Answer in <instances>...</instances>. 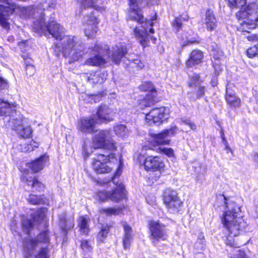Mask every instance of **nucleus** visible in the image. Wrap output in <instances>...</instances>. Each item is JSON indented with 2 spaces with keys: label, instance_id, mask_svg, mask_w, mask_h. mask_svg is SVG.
Segmentation results:
<instances>
[{
  "label": "nucleus",
  "instance_id": "obj_1",
  "mask_svg": "<svg viewBox=\"0 0 258 258\" xmlns=\"http://www.w3.org/2000/svg\"><path fill=\"white\" fill-rule=\"evenodd\" d=\"M54 0H40L37 6H31L23 9V12L33 19V28L36 32L47 36L51 35L56 39L61 38L63 34V28L55 21L50 18L48 23L44 21V10L48 8L54 9Z\"/></svg>",
  "mask_w": 258,
  "mask_h": 258
},
{
  "label": "nucleus",
  "instance_id": "obj_2",
  "mask_svg": "<svg viewBox=\"0 0 258 258\" xmlns=\"http://www.w3.org/2000/svg\"><path fill=\"white\" fill-rule=\"evenodd\" d=\"M227 210L224 212L222 222L228 231L226 240L227 245L231 247H237L233 238L240 235L246 226V222L240 215V208L235 202L225 203Z\"/></svg>",
  "mask_w": 258,
  "mask_h": 258
},
{
  "label": "nucleus",
  "instance_id": "obj_3",
  "mask_svg": "<svg viewBox=\"0 0 258 258\" xmlns=\"http://www.w3.org/2000/svg\"><path fill=\"white\" fill-rule=\"evenodd\" d=\"M0 115L4 116L3 118L5 125L16 131L17 134L24 138L31 137L32 130L30 126H23L25 118L18 111L14 110L13 104L4 101L0 97Z\"/></svg>",
  "mask_w": 258,
  "mask_h": 258
},
{
  "label": "nucleus",
  "instance_id": "obj_4",
  "mask_svg": "<svg viewBox=\"0 0 258 258\" xmlns=\"http://www.w3.org/2000/svg\"><path fill=\"white\" fill-rule=\"evenodd\" d=\"M50 238L48 231H43L36 237L31 238L23 241L25 257L29 258L32 255L35 258H49L48 244Z\"/></svg>",
  "mask_w": 258,
  "mask_h": 258
},
{
  "label": "nucleus",
  "instance_id": "obj_5",
  "mask_svg": "<svg viewBox=\"0 0 258 258\" xmlns=\"http://www.w3.org/2000/svg\"><path fill=\"white\" fill-rule=\"evenodd\" d=\"M236 16L242 31L249 32L258 27V5L255 3L249 4L243 10L237 13Z\"/></svg>",
  "mask_w": 258,
  "mask_h": 258
},
{
  "label": "nucleus",
  "instance_id": "obj_6",
  "mask_svg": "<svg viewBox=\"0 0 258 258\" xmlns=\"http://www.w3.org/2000/svg\"><path fill=\"white\" fill-rule=\"evenodd\" d=\"M117 158L114 156V154L111 153L110 154H99L96 158L94 159L92 163L93 169L99 174H103L109 172L114 167H117V170L119 167L120 173L122 168L123 163L121 160H119V165Z\"/></svg>",
  "mask_w": 258,
  "mask_h": 258
},
{
  "label": "nucleus",
  "instance_id": "obj_7",
  "mask_svg": "<svg viewBox=\"0 0 258 258\" xmlns=\"http://www.w3.org/2000/svg\"><path fill=\"white\" fill-rule=\"evenodd\" d=\"M119 168L120 167H118V170L114 173V176L112 178V181H110L108 182L109 185H110L111 183L115 184V188L109 192L100 191L98 192L97 196L101 201H103L105 200H110L112 201L117 202L124 198L125 196L124 186L122 183H118V181H116L117 177L120 175Z\"/></svg>",
  "mask_w": 258,
  "mask_h": 258
},
{
  "label": "nucleus",
  "instance_id": "obj_8",
  "mask_svg": "<svg viewBox=\"0 0 258 258\" xmlns=\"http://www.w3.org/2000/svg\"><path fill=\"white\" fill-rule=\"evenodd\" d=\"M59 39L61 42L56 43L53 47L54 53L57 57L61 54L63 56L69 55L72 49L82 42L78 37L72 35L63 36Z\"/></svg>",
  "mask_w": 258,
  "mask_h": 258
},
{
  "label": "nucleus",
  "instance_id": "obj_9",
  "mask_svg": "<svg viewBox=\"0 0 258 258\" xmlns=\"http://www.w3.org/2000/svg\"><path fill=\"white\" fill-rule=\"evenodd\" d=\"M93 56L87 58L84 64L89 66L100 67L106 63L105 57H109V47L107 45L96 43L91 48Z\"/></svg>",
  "mask_w": 258,
  "mask_h": 258
},
{
  "label": "nucleus",
  "instance_id": "obj_10",
  "mask_svg": "<svg viewBox=\"0 0 258 258\" xmlns=\"http://www.w3.org/2000/svg\"><path fill=\"white\" fill-rule=\"evenodd\" d=\"M131 11L128 17L132 21H137L139 23L144 22V17L141 13V9L149 6L157 4L159 0H128Z\"/></svg>",
  "mask_w": 258,
  "mask_h": 258
},
{
  "label": "nucleus",
  "instance_id": "obj_11",
  "mask_svg": "<svg viewBox=\"0 0 258 258\" xmlns=\"http://www.w3.org/2000/svg\"><path fill=\"white\" fill-rule=\"evenodd\" d=\"M164 203L171 213H177L181 210L183 202L179 198L176 191L166 189L164 193Z\"/></svg>",
  "mask_w": 258,
  "mask_h": 258
},
{
  "label": "nucleus",
  "instance_id": "obj_12",
  "mask_svg": "<svg viewBox=\"0 0 258 258\" xmlns=\"http://www.w3.org/2000/svg\"><path fill=\"white\" fill-rule=\"evenodd\" d=\"M169 117V110L168 108L162 107L152 109L146 114V121L150 125H159L166 120Z\"/></svg>",
  "mask_w": 258,
  "mask_h": 258
},
{
  "label": "nucleus",
  "instance_id": "obj_13",
  "mask_svg": "<svg viewBox=\"0 0 258 258\" xmlns=\"http://www.w3.org/2000/svg\"><path fill=\"white\" fill-rule=\"evenodd\" d=\"M156 18V15L152 18L151 21H146L145 26H143L141 28L136 27L134 29V35L137 38L139 43L143 47L147 46L149 41L148 31L152 34L154 33V30L152 28L154 25L153 21L155 20Z\"/></svg>",
  "mask_w": 258,
  "mask_h": 258
},
{
  "label": "nucleus",
  "instance_id": "obj_14",
  "mask_svg": "<svg viewBox=\"0 0 258 258\" xmlns=\"http://www.w3.org/2000/svg\"><path fill=\"white\" fill-rule=\"evenodd\" d=\"M93 143L97 148L114 151L116 150L114 143L113 142L110 132L108 130H102L96 134L93 138Z\"/></svg>",
  "mask_w": 258,
  "mask_h": 258
},
{
  "label": "nucleus",
  "instance_id": "obj_15",
  "mask_svg": "<svg viewBox=\"0 0 258 258\" xmlns=\"http://www.w3.org/2000/svg\"><path fill=\"white\" fill-rule=\"evenodd\" d=\"M139 89L142 91L148 92L139 103L140 108L143 109L145 107L153 105L155 102L157 93L153 84L150 82H145L140 86Z\"/></svg>",
  "mask_w": 258,
  "mask_h": 258
},
{
  "label": "nucleus",
  "instance_id": "obj_16",
  "mask_svg": "<svg viewBox=\"0 0 258 258\" xmlns=\"http://www.w3.org/2000/svg\"><path fill=\"white\" fill-rule=\"evenodd\" d=\"M151 237L152 242L156 244L157 241L165 240L167 237V229L164 224L159 221H152L149 223Z\"/></svg>",
  "mask_w": 258,
  "mask_h": 258
},
{
  "label": "nucleus",
  "instance_id": "obj_17",
  "mask_svg": "<svg viewBox=\"0 0 258 258\" xmlns=\"http://www.w3.org/2000/svg\"><path fill=\"white\" fill-rule=\"evenodd\" d=\"M85 23L84 33L88 38H93L97 34L98 28L97 25L99 23V20L97 17L94 15V12L90 15H86L83 20Z\"/></svg>",
  "mask_w": 258,
  "mask_h": 258
},
{
  "label": "nucleus",
  "instance_id": "obj_18",
  "mask_svg": "<svg viewBox=\"0 0 258 258\" xmlns=\"http://www.w3.org/2000/svg\"><path fill=\"white\" fill-rule=\"evenodd\" d=\"M17 6L10 3L0 5V25L6 29H10V23L8 22L10 15L14 13Z\"/></svg>",
  "mask_w": 258,
  "mask_h": 258
},
{
  "label": "nucleus",
  "instance_id": "obj_19",
  "mask_svg": "<svg viewBox=\"0 0 258 258\" xmlns=\"http://www.w3.org/2000/svg\"><path fill=\"white\" fill-rule=\"evenodd\" d=\"M100 124L97 120L95 115L89 117L82 118L79 123L78 129L84 133L93 134L97 131V124Z\"/></svg>",
  "mask_w": 258,
  "mask_h": 258
},
{
  "label": "nucleus",
  "instance_id": "obj_20",
  "mask_svg": "<svg viewBox=\"0 0 258 258\" xmlns=\"http://www.w3.org/2000/svg\"><path fill=\"white\" fill-rule=\"evenodd\" d=\"M178 128L176 126L166 130L159 134H152L153 141L157 145H167L169 143L168 139L170 135H173L177 133Z\"/></svg>",
  "mask_w": 258,
  "mask_h": 258
},
{
  "label": "nucleus",
  "instance_id": "obj_21",
  "mask_svg": "<svg viewBox=\"0 0 258 258\" xmlns=\"http://www.w3.org/2000/svg\"><path fill=\"white\" fill-rule=\"evenodd\" d=\"M164 166L163 162L158 156H149L144 161L145 169L147 171L160 170Z\"/></svg>",
  "mask_w": 258,
  "mask_h": 258
},
{
  "label": "nucleus",
  "instance_id": "obj_22",
  "mask_svg": "<svg viewBox=\"0 0 258 258\" xmlns=\"http://www.w3.org/2000/svg\"><path fill=\"white\" fill-rule=\"evenodd\" d=\"M45 208H41L32 215V220H27L23 222V226L28 230L34 225L42 222L45 217Z\"/></svg>",
  "mask_w": 258,
  "mask_h": 258
},
{
  "label": "nucleus",
  "instance_id": "obj_23",
  "mask_svg": "<svg viewBox=\"0 0 258 258\" xmlns=\"http://www.w3.org/2000/svg\"><path fill=\"white\" fill-rule=\"evenodd\" d=\"M87 51L85 49V45L81 42L76 47L72 49L69 55H66L65 57H69L70 59L69 63H71L76 61H79L82 59Z\"/></svg>",
  "mask_w": 258,
  "mask_h": 258
},
{
  "label": "nucleus",
  "instance_id": "obj_24",
  "mask_svg": "<svg viewBox=\"0 0 258 258\" xmlns=\"http://www.w3.org/2000/svg\"><path fill=\"white\" fill-rule=\"evenodd\" d=\"M21 179L26 182L27 185L31 186V191L33 192L40 191L44 188L43 184L35 177L30 176L28 172H25Z\"/></svg>",
  "mask_w": 258,
  "mask_h": 258
},
{
  "label": "nucleus",
  "instance_id": "obj_25",
  "mask_svg": "<svg viewBox=\"0 0 258 258\" xmlns=\"http://www.w3.org/2000/svg\"><path fill=\"white\" fill-rule=\"evenodd\" d=\"M107 73L105 71H98L85 76L86 79L91 84H102L106 79Z\"/></svg>",
  "mask_w": 258,
  "mask_h": 258
},
{
  "label": "nucleus",
  "instance_id": "obj_26",
  "mask_svg": "<svg viewBox=\"0 0 258 258\" xmlns=\"http://www.w3.org/2000/svg\"><path fill=\"white\" fill-rule=\"evenodd\" d=\"M111 110L106 105L101 106L96 114H94L98 122L101 124L103 122H109L113 118L110 115Z\"/></svg>",
  "mask_w": 258,
  "mask_h": 258
},
{
  "label": "nucleus",
  "instance_id": "obj_27",
  "mask_svg": "<svg viewBox=\"0 0 258 258\" xmlns=\"http://www.w3.org/2000/svg\"><path fill=\"white\" fill-rule=\"evenodd\" d=\"M111 52L112 61L115 64H119L121 58L127 53V50L125 46L119 44L112 47Z\"/></svg>",
  "mask_w": 258,
  "mask_h": 258
},
{
  "label": "nucleus",
  "instance_id": "obj_28",
  "mask_svg": "<svg viewBox=\"0 0 258 258\" xmlns=\"http://www.w3.org/2000/svg\"><path fill=\"white\" fill-rule=\"evenodd\" d=\"M48 160V156L43 155L35 160L27 163V166L30 168L33 173L38 172L44 168Z\"/></svg>",
  "mask_w": 258,
  "mask_h": 258
},
{
  "label": "nucleus",
  "instance_id": "obj_29",
  "mask_svg": "<svg viewBox=\"0 0 258 258\" xmlns=\"http://www.w3.org/2000/svg\"><path fill=\"white\" fill-rule=\"evenodd\" d=\"M203 52L198 49H195L191 52L188 59L186 61V66L187 68H192L202 62L203 58Z\"/></svg>",
  "mask_w": 258,
  "mask_h": 258
},
{
  "label": "nucleus",
  "instance_id": "obj_30",
  "mask_svg": "<svg viewBox=\"0 0 258 258\" xmlns=\"http://www.w3.org/2000/svg\"><path fill=\"white\" fill-rule=\"evenodd\" d=\"M204 24L208 31H212L215 29L217 26V20L213 11L210 9L206 11Z\"/></svg>",
  "mask_w": 258,
  "mask_h": 258
},
{
  "label": "nucleus",
  "instance_id": "obj_31",
  "mask_svg": "<svg viewBox=\"0 0 258 258\" xmlns=\"http://www.w3.org/2000/svg\"><path fill=\"white\" fill-rule=\"evenodd\" d=\"M59 225L63 231L67 232L74 226V220L73 217L66 218V214L59 216Z\"/></svg>",
  "mask_w": 258,
  "mask_h": 258
},
{
  "label": "nucleus",
  "instance_id": "obj_32",
  "mask_svg": "<svg viewBox=\"0 0 258 258\" xmlns=\"http://www.w3.org/2000/svg\"><path fill=\"white\" fill-rule=\"evenodd\" d=\"M124 229V238L123 239V244L125 249L128 248L130 246L131 242L132 239V230L126 222L122 223Z\"/></svg>",
  "mask_w": 258,
  "mask_h": 258
},
{
  "label": "nucleus",
  "instance_id": "obj_33",
  "mask_svg": "<svg viewBox=\"0 0 258 258\" xmlns=\"http://www.w3.org/2000/svg\"><path fill=\"white\" fill-rule=\"evenodd\" d=\"M225 99L228 104L231 107H237L240 106V99L235 96L233 92L230 91L228 88L226 89Z\"/></svg>",
  "mask_w": 258,
  "mask_h": 258
},
{
  "label": "nucleus",
  "instance_id": "obj_34",
  "mask_svg": "<svg viewBox=\"0 0 258 258\" xmlns=\"http://www.w3.org/2000/svg\"><path fill=\"white\" fill-rule=\"evenodd\" d=\"M89 218L87 216H81L78 219V226L82 234H88L89 231Z\"/></svg>",
  "mask_w": 258,
  "mask_h": 258
},
{
  "label": "nucleus",
  "instance_id": "obj_35",
  "mask_svg": "<svg viewBox=\"0 0 258 258\" xmlns=\"http://www.w3.org/2000/svg\"><path fill=\"white\" fill-rule=\"evenodd\" d=\"M97 0H80L81 7V11L79 14H82L83 9H87L89 8H94L96 10L99 9V7L96 5Z\"/></svg>",
  "mask_w": 258,
  "mask_h": 258
},
{
  "label": "nucleus",
  "instance_id": "obj_36",
  "mask_svg": "<svg viewBox=\"0 0 258 258\" xmlns=\"http://www.w3.org/2000/svg\"><path fill=\"white\" fill-rule=\"evenodd\" d=\"M114 132L116 136L122 137L126 138L128 135V130L126 126L122 124H117L114 127Z\"/></svg>",
  "mask_w": 258,
  "mask_h": 258
},
{
  "label": "nucleus",
  "instance_id": "obj_37",
  "mask_svg": "<svg viewBox=\"0 0 258 258\" xmlns=\"http://www.w3.org/2000/svg\"><path fill=\"white\" fill-rule=\"evenodd\" d=\"M28 202L32 205H40L45 203V197L44 195L39 196L30 194L27 199Z\"/></svg>",
  "mask_w": 258,
  "mask_h": 258
},
{
  "label": "nucleus",
  "instance_id": "obj_38",
  "mask_svg": "<svg viewBox=\"0 0 258 258\" xmlns=\"http://www.w3.org/2000/svg\"><path fill=\"white\" fill-rule=\"evenodd\" d=\"M188 19V17L186 14H182L180 15V17H176L172 23L173 28L176 29V31H178L182 27V21H187Z\"/></svg>",
  "mask_w": 258,
  "mask_h": 258
},
{
  "label": "nucleus",
  "instance_id": "obj_39",
  "mask_svg": "<svg viewBox=\"0 0 258 258\" xmlns=\"http://www.w3.org/2000/svg\"><path fill=\"white\" fill-rule=\"evenodd\" d=\"M122 211V208H104L100 210V212L105 214L108 216L118 215Z\"/></svg>",
  "mask_w": 258,
  "mask_h": 258
},
{
  "label": "nucleus",
  "instance_id": "obj_40",
  "mask_svg": "<svg viewBox=\"0 0 258 258\" xmlns=\"http://www.w3.org/2000/svg\"><path fill=\"white\" fill-rule=\"evenodd\" d=\"M202 81L198 74H194L190 76L188 85L190 87H197L201 85Z\"/></svg>",
  "mask_w": 258,
  "mask_h": 258
},
{
  "label": "nucleus",
  "instance_id": "obj_41",
  "mask_svg": "<svg viewBox=\"0 0 258 258\" xmlns=\"http://www.w3.org/2000/svg\"><path fill=\"white\" fill-rule=\"evenodd\" d=\"M197 87L198 88V90L197 92L196 96H195L194 94L191 93H188L189 98L190 99V100H196V99L202 97L205 94V88L204 86L200 85Z\"/></svg>",
  "mask_w": 258,
  "mask_h": 258
},
{
  "label": "nucleus",
  "instance_id": "obj_42",
  "mask_svg": "<svg viewBox=\"0 0 258 258\" xmlns=\"http://www.w3.org/2000/svg\"><path fill=\"white\" fill-rule=\"evenodd\" d=\"M109 232V227L107 225L102 226L101 230L97 235V239L103 242Z\"/></svg>",
  "mask_w": 258,
  "mask_h": 258
},
{
  "label": "nucleus",
  "instance_id": "obj_43",
  "mask_svg": "<svg viewBox=\"0 0 258 258\" xmlns=\"http://www.w3.org/2000/svg\"><path fill=\"white\" fill-rule=\"evenodd\" d=\"M81 247L85 253L90 252L92 250L91 242L87 240H83L81 241Z\"/></svg>",
  "mask_w": 258,
  "mask_h": 258
},
{
  "label": "nucleus",
  "instance_id": "obj_44",
  "mask_svg": "<svg viewBox=\"0 0 258 258\" xmlns=\"http://www.w3.org/2000/svg\"><path fill=\"white\" fill-rule=\"evenodd\" d=\"M228 5L231 8L243 7L245 4L246 0H227Z\"/></svg>",
  "mask_w": 258,
  "mask_h": 258
},
{
  "label": "nucleus",
  "instance_id": "obj_45",
  "mask_svg": "<svg viewBox=\"0 0 258 258\" xmlns=\"http://www.w3.org/2000/svg\"><path fill=\"white\" fill-rule=\"evenodd\" d=\"M83 151L84 154V157L85 158H88L90 154L93 152V148L90 146L89 143L85 142L83 147Z\"/></svg>",
  "mask_w": 258,
  "mask_h": 258
},
{
  "label": "nucleus",
  "instance_id": "obj_46",
  "mask_svg": "<svg viewBox=\"0 0 258 258\" xmlns=\"http://www.w3.org/2000/svg\"><path fill=\"white\" fill-rule=\"evenodd\" d=\"M129 61H131L129 65L132 68L136 67L138 69H141L144 66L143 63L141 62L140 59H135L131 60H129Z\"/></svg>",
  "mask_w": 258,
  "mask_h": 258
},
{
  "label": "nucleus",
  "instance_id": "obj_47",
  "mask_svg": "<svg viewBox=\"0 0 258 258\" xmlns=\"http://www.w3.org/2000/svg\"><path fill=\"white\" fill-rule=\"evenodd\" d=\"M258 53V47L256 46L249 48L246 51L247 55L249 58L255 57Z\"/></svg>",
  "mask_w": 258,
  "mask_h": 258
},
{
  "label": "nucleus",
  "instance_id": "obj_48",
  "mask_svg": "<svg viewBox=\"0 0 258 258\" xmlns=\"http://www.w3.org/2000/svg\"><path fill=\"white\" fill-rule=\"evenodd\" d=\"M8 87V83L7 80L0 77V97L3 96V90L6 89Z\"/></svg>",
  "mask_w": 258,
  "mask_h": 258
},
{
  "label": "nucleus",
  "instance_id": "obj_49",
  "mask_svg": "<svg viewBox=\"0 0 258 258\" xmlns=\"http://www.w3.org/2000/svg\"><path fill=\"white\" fill-rule=\"evenodd\" d=\"M204 236L203 234H201L199 236V238L195 244V247L202 249L204 247V241L203 240Z\"/></svg>",
  "mask_w": 258,
  "mask_h": 258
},
{
  "label": "nucleus",
  "instance_id": "obj_50",
  "mask_svg": "<svg viewBox=\"0 0 258 258\" xmlns=\"http://www.w3.org/2000/svg\"><path fill=\"white\" fill-rule=\"evenodd\" d=\"M87 96L91 98V100H89V101L91 103H92V102H98L99 101L100 98L102 97V95L101 93H99V94H90V95H88Z\"/></svg>",
  "mask_w": 258,
  "mask_h": 258
},
{
  "label": "nucleus",
  "instance_id": "obj_51",
  "mask_svg": "<svg viewBox=\"0 0 258 258\" xmlns=\"http://www.w3.org/2000/svg\"><path fill=\"white\" fill-rule=\"evenodd\" d=\"M26 71L27 75H29V76H32L35 72V70L34 66L30 64H26Z\"/></svg>",
  "mask_w": 258,
  "mask_h": 258
},
{
  "label": "nucleus",
  "instance_id": "obj_52",
  "mask_svg": "<svg viewBox=\"0 0 258 258\" xmlns=\"http://www.w3.org/2000/svg\"><path fill=\"white\" fill-rule=\"evenodd\" d=\"M231 258H249L244 251L238 250L235 254H234Z\"/></svg>",
  "mask_w": 258,
  "mask_h": 258
},
{
  "label": "nucleus",
  "instance_id": "obj_53",
  "mask_svg": "<svg viewBox=\"0 0 258 258\" xmlns=\"http://www.w3.org/2000/svg\"><path fill=\"white\" fill-rule=\"evenodd\" d=\"M182 123L188 125L191 130H195L196 129V125L194 122H191L189 119H184L181 120Z\"/></svg>",
  "mask_w": 258,
  "mask_h": 258
},
{
  "label": "nucleus",
  "instance_id": "obj_54",
  "mask_svg": "<svg viewBox=\"0 0 258 258\" xmlns=\"http://www.w3.org/2000/svg\"><path fill=\"white\" fill-rule=\"evenodd\" d=\"M38 143L32 141L29 145H28V149L25 150V152H31L34 150V148H38Z\"/></svg>",
  "mask_w": 258,
  "mask_h": 258
},
{
  "label": "nucleus",
  "instance_id": "obj_55",
  "mask_svg": "<svg viewBox=\"0 0 258 258\" xmlns=\"http://www.w3.org/2000/svg\"><path fill=\"white\" fill-rule=\"evenodd\" d=\"M213 55H214V58L215 59V61L213 62V66L215 68L216 72H219V71H220L222 70L221 66L219 64V62H217V61H218V59H219V57H216V56H215L214 54H213Z\"/></svg>",
  "mask_w": 258,
  "mask_h": 258
},
{
  "label": "nucleus",
  "instance_id": "obj_56",
  "mask_svg": "<svg viewBox=\"0 0 258 258\" xmlns=\"http://www.w3.org/2000/svg\"><path fill=\"white\" fill-rule=\"evenodd\" d=\"M185 38L186 40L185 42L183 43V46L188 45L189 44H193L195 42H197V40L195 38H192L191 39H189V38L187 36H185Z\"/></svg>",
  "mask_w": 258,
  "mask_h": 258
},
{
  "label": "nucleus",
  "instance_id": "obj_57",
  "mask_svg": "<svg viewBox=\"0 0 258 258\" xmlns=\"http://www.w3.org/2000/svg\"><path fill=\"white\" fill-rule=\"evenodd\" d=\"M220 133H221V138L222 139V141L223 142L225 146L226 149H228L229 150H231L230 148L228 145V143H227L226 139V138H225V137L224 136V132H223V130L221 131Z\"/></svg>",
  "mask_w": 258,
  "mask_h": 258
},
{
  "label": "nucleus",
  "instance_id": "obj_58",
  "mask_svg": "<svg viewBox=\"0 0 258 258\" xmlns=\"http://www.w3.org/2000/svg\"><path fill=\"white\" fill-rule=\"evenodd\" d=\"M163 151V152L169 157H171L173 155V151L170 148H164Z\"/></svg>",
  "mask_w": 258,
  "mask_h": 258
},
{
  "label": "nucleus",
  "instance_id": "obj_59",
  "mask_svg": "<svg viewBox=\"0 0 258 258\" xmlns=\"http://www.w3.org/2000/svg\"><path fill=\"white\" fill-rule=\"evenodd\" d=\"M195 258H207V257L202 252H197L195 254Z\"/></svg>",
  "mask_w": 258,
  "mask_h": 258
},
{
  "label": "nucleus",
  "instance_id": "obj_60",
  "mask_svg": "<svg viewBox=\"0 0 258 258\" xmlns=\"http://www.w3.org/2000/svg\"><path fill=\"white\" fill-rule=\"evenodd\" d=\"M201 172L202 174H205L207 171V167L204 165L200 166Z\"/></svg>",
  "mask_w": 258,
  "mask_h": 258
},
{
  "label": "nucleus",
  "instance_id": "obj_61",
  "mask_svg": "<svg viewBox=\"0 0 258 258\" xmlns=\"http://www.w3.org/2000/svg\"><path fill=\"white\" fill-rule=\"evenodd\" d=\"M253 160L258 164V151L253 153Z\"/></svg>",
  "mask_w": 258,
  "mask_h": 258
},
{
  "label": "nucleus",
  "instance_id": "obj_62",
  "mask_svg": "<svg viewBox=\"0 0 258 258\" xmlns=\"http://www.w3.org/2000/svg\"><path fill=\"white\" fill-rule=\"evenodd\" d=\"M14 40V37L12 36H10L8 37V40L9 41L13 42Z\"/></svg>",
  "mask_w": 258,
  "mask_h": 258
},
{
  "label": "nucleus",
  "instance_id": "obj_63",
  "mask_svg": "<svg viewBox=\"0 0 258 258\" xmlns=\"http://www.w3.org/2000/svg\"><path fill=\"white\" fill-rule=\"evenodd\" d=\"M254 39L256 41H258V34H255L254 36Z\"/></svg>",
  "mask_w": 258,
  "mask_h": 258
},
{
  "label": "nucleus",
  "instance_id": "obj_64",
  "mask_svg": "<svg viewBox=\"0 0 258 258\" xmlns=\"http://www.w3.org/2000/svg\"><path fill=\"white\" fill-rule=\"evenodd\" d=\"M151 39H153V42L154 43H155V41L156 40V38H154L153 37H151Z\"/></svg>",
  "mask_w": 258,
  "mask_h": 258
}]
</instances>
